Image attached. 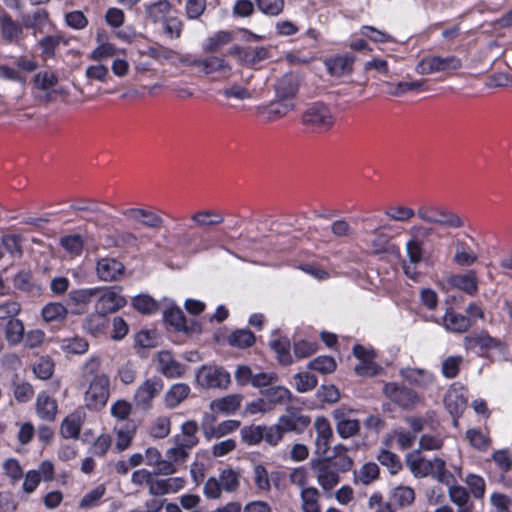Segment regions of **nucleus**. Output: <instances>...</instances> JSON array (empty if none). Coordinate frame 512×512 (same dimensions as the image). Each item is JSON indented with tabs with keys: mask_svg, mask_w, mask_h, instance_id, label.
Returning a JSON list of instances; mask_svg holds the SVG:
<instances>
[{
	"mask_svg": "<svg viewBox=\"0 0 512 512\" xmlns=\"http://www.w3.org/2000/svg\"><path fill=\"white\" fill-rule=\"evenodd\" d=\"M48 22V13L39 9L33 13V15H28L23 18V25L27 28L33 29L34 34L37 32H42L43 27Z\"/></svg>",
	"mask_w": 512,
	"mask_h": 512,
	"instance_id": "obj_58",
	"label": "nucleus"
},
{
	"mask_svg": "<svg viewBox=\"0 0 512 512\" xmlns=\"http://www.w3.org/2000/svg\"><path fill=\"white\" fill-rule=\"evenodd\" d=\"M461 67L462 61L457 56H428L417 63L415 71L420 75H428L432 73L454 71Z\"/></svg>",
	"mask_w": 512,
	"mask_h": 512,
	"instance_id": "obj_5",
	"label": "nucleus"
},
{
	"mask_svg": "<svg viewBox=\"0 0 512 512\" xmlns=\"http://www.w3.org/2000/svg\"><path fill=\"white\" fill-rule=\"evenodd\" d=\"M5 338L10 345H17L24 339V325L17 318H10L4 325Z\"/></svg>",
	"mask_w": 512,
	"mask_h": 512,
	"instance_id": "obj_42",
	"label": "nucleus"
},
{
	"mask_svg": "<svg viewBox=\"0 0 512 512\" xmlns=\"http://www.w3.org/2000/svg\"><path fill=\"white\" fill-rule=\"evenodd\" d=\"M303 512H321L319 505L320 493L315 487L303 488L300 493Z\"/></svg>",
	"mask_w": 512,
	"mask_h": 512,
	"instance_id": "obj_43",
	"label": "nucleus"
},
{
	"mask_svg": "<svg viewBox=\"0 0 512 512\" xmlns=\"http://www.w3.org/2000/svg\"><path fill=\"white\" fill-rule=\"evenodd\" d=\"M300 85L301 79L298 75L292 72L286 73L274 83L275 97L280 100L294 102Z\"/></svg>",
	"mask_w": 512,
	"mask_h": 512,
	"instance_id": "obj_17",
	"label": "nucleus"
},
{
	"mask_svg": "<svg viewBox=\"0 0 512 512\" xmlns=\"http://www.w3.org/2000/svg\"><path fill=\"white\" fill-rule=\"evenodd\" d=\"M416 216L424 223L438 225L450 229H460L464 227L463 218L443 206L434 204H422L416 210Z\"/></svg>",
	"mask_w": 512,
	"mask_h": 512,
	"instance_id": "obj_3",
	"label": "nucleus"
},
{
	"mask_svg": "<svg viewBox=\"0 0 512 512\" xmlns=\"http://www.w3.org/2000/svg\"><path fill=\"white\" fill-rule=\"evenodd\" d=\"M447 486L451 502H453L459 508L467 506L470 497L466 488H464L461 485L455 484V482Z\"/></svg>",
	"mask_w": 512,
	"mask_h": 512,
	"instance_id": "obj_62",
	"label": "nucleus"
},
{
	"mask_svg": "<svg viewBox=\"0 0 512 512\" xmlns=\"http://www.w3.org/2000/svg\"><path fill=\"white\" fill-rule=\"evenodd\" d=\"M434 227L425 226L422 224H415L407 230L409 239L405 245L406 255L409 263L403 264V271L405 275L412 279L417 280L420 273L417 271L416 266L425 259L426 243L435 234Z\"/></svg>",
	"mask_w": 512,
	"mask_h": 512,
	"instance_id": "obj_1",
	"label": "nucleus"
},
{
	"mask_svg": "<svg viewBox=\"0 0 512 512\" xmlns=\"http://www.w3.org/2000/svg\"><path fill=\"white\" fill-rule=\"evenodd\" d=\"M336 432L342 439L352 438L360 432V421L349 417V411L344 408L332 412Z\"/></svg>",
	"mask_w": 512,
	"mask_h": 512,
	"instance_id": "obj_15",
	"label": "nucleus"
},
{
	"mask_svg": "<svg viewBox=\"0 0 512 512\" xmlns=\"http://www.w3.org/2000/svg\"><path fill=\"white\" fill-rule=\"evenodd\" d=\"M400 375L407 381L417 386H428L433 382V375L420 368H403L400 370Z\"/></svg>",
	"mask_w": 512,
	"mask_h": 512,
	"instance_id": "obj_38",
	"label": "nucleus"
},
{
	"mask_svg": "<svg viewBox=\"0 0 512 512\" xmlns=\"http://www.w3.org/2000/svg\"><path fill=\"white\" fill-rule=\"evenodd\" d=\"M22 243L23 237L21 234H6L2 237V260L7 263L5 269L22 258Z\"/></svg>",
	"mask_w": 512,
	"mask_h": 512,
	"instance_id": "obj_18",
	"label": "nucleus"
},
{
	"mask_svg": "<svg viewBox=\"0 0 512 512\" xmlns=\"http://www.w3.org/2000/svg\"><path fill=\"white\" fill-rule=\"evenodd\" d=\"M429 477L444 485H450L455 482L454 475L446 468V461L439 457L431 459Z\"/></svg>",
	"mask_w": 512,
	"mask_h": 512,
	"instance_id": "obj_32",
	"label": "nucleus"
},
{
	"mask_svg": "<svg viewBox=\"0 0 512 512\" xmlns=\"http://www.w3.org/2000/svg\"><path fill=\"white\" fill-rule=\"evenodd\" d=\"M451 284L469 295H474L478 290L476 273L472 270L463 275L453 276Z\"/></svg>",
	"mask_w": 512,
	"mask_h": 512,
	"instance_id": "obj_41",
	"label": "nucleus"
},
{
	"mask_svg": "<svg viewBox=\"0 0 512 512\" xmlns=\"http://www.w3.org/2000/svg\"><path fill=\"white\" fill-rule=\"evenodd\" d=\"M59 77L55 71L41 70L37 72L31 83L35 90H39L46 95H49L54 87L58 84Z\"/></svg>",
	"mask_w": 512,
	"mask_h": 512,
	"instance_id": "obj_30",
	"label": "nucleus"
},
{
	"mask_svg": "<svg viewBox=\"0 0 512 512\" xmlns=\"http://www.w3.org/2000/svg\"><path fill=\"white\" fill-rule=\"evenodd\" d=\"M121 291V286H112L105 289L96 302V309L108 315L124 307L127 301L121 295Z\"/></svg>",
	"mask_w": 512,
	"mask_h": 512,
	"instance_id": "obj_14",
	"label": "nucleus"
},
{
	"mask_svg": "<svg viewBox=\"0 0 512 512\" xmlns=\"http://www.w3.org/2000/svg\"><path fill=\"white\" fill-rule=\"evenodd\" d=\"M464 347L467 350L477 351L481 354L492 349L506 350V346L499 339L491 337L486 331L471 333L464 337Z\"/></svg>",
	"mask_w": 512,
	"mask_h": 512,
	"instance_id": "obj_11",
	"label": "nucleus"
},
{
	"mask_svg": "<svg viewBox=\"0 0 512 512\" xmlns=\"http://www.w3.org/2000/svg\"><path fill=\"white\" fill-rule=\"evenodd\" d=\"M261 394L272 404H284L291 398V392L284 386H270L261 390Z\"/></svg>",
	"mask_w": 512,
	"mask_h": 512,
	"instance_id": "obj_49",
	"label": "nucleus"
},
{
	"mask_svg": "<svg viewBox=\"0 0 512 512\" xmlns=\"http://www.w3.org/2000/svg\"><path fill=\"white\" fill-rule=\"evenodd\" d=\"M82 427V417L80 413L74 412L65 417L61 423L60 432L66 439H76L80 435Z\"/></svg>",
	"mask_w": 512,
	"mask_h": 512,
	"instance_id": "obj_35",
	"label": "nucleus"
},
{
	"mask_svg": "<svg viewBox=\"0 0 512 512\" xmlns=\"http://www.w3.org/2000/svg\"><path fill=\"white\" fill-rule=\"evenodd\" d=\"M416 494L412 487L399 485L391 493V501L399 508H406L415 502Z\"/></svg>",
	"mask_w": 512,
	"mask_h": 512,
	"instance_id": "obj_40",
	"label": "nucleus"
},
{
	"mask_svg": "<svg viewBox=\"0 0 512 512\" xmlns=\"http://www.w3.org/2000/svg\"><path fill=\"white\" fill-rule=\"evenodd\" d=\"M466 403V398L456 389L448 390L444 397V405L450 415L453 417V424L455 426L458 423V418L466 408Z\"/></svg>",
	"mask_w": 512,
	"mask_h": 512,
	"instance_id": "obj_26",
	"label": "nucleus"
},
{
	"mask_svg": "<svg viewBox=\"0 0 512 512\" xmlns=\"http://www.w3.org/2000/svg\"><path fill=\"white\" fill-rule=\"evenodd\" d=\"M107 325H108L107 314H105L97 309L95 312L89 314L83 322L84 330L93 336H97V335L104 333Z\"/></svg>",
	"mask_w": 512,
	"mask_h": 512,
	"instance_id": "obj_31",
	"label": "nucleus"
},
{
	"mask_svg": "<svg viewBox=\"0 0 512 512\" xmlns=\"http://www.w3.org/2000/svg\"><path fill=\"white\" fill-rule=\"evenodd\" d=\"M443 323L447 330L455 333L466 332L471 326V320L469 318L453 311L445 314Z\"/></svg>",
	"mask_w": 512,
	"mask_h": 512,
	"instance_id": "obj_39",
	"label": "nucleus"
},
{
	"mask_svg": "<svg viewBox=\"0 0 512 512\" xmlns=\"http://www.w3.org/2000/svg\"><path fill=\"white\" fill-rule=\"evenodd\" d=\"M157 371L163 376L173 379L182 377L186 367L175 360L169 351H161L157 354Z\"/></svg>",
	"mask_w": 512,
	"mask_h": 512,
	"instance_id": "obj_19",
	"label": "nucleus"
},
{
	"mask_svg": "<svg viewBox=\"0 0 512 512\" xmlns=\"http://www.w3.org/2000/svg\"><path fill=\"white\" fill-rule=\"evenodd\" d=\"M294 107V102L280 100L275 97V99L265 108V111L268 114L269 120H276L285 116L288 112L293 110Z\"/></svg>",
	"mask_w": 512,
	"mask_h": 512,
	"instance_id": "obj_47",
	"label": "nucleus"
},
{
	"mask_svg": "<svg viewBox=\"0 0 512 512\" xmlns=\"http://www.w3.org/2000/svg\"><path fill=\"white\" fill-rule=\"evenodd\" d=\"M253 481L258 491L269 493L271 491V481L268 470L262 465L257 464L253 468Z\"/></svg>",
	"mask_w": 512,
	"mask_h": 512,
	"instance_id": "obj_55",
	"label": "nucleus"
},
{
	"mask_svg": "<svg viewBox=\"0 0 512 512\" xmlns=\"http://www.w3.org/2000/svg\"><path fill=\"white\" fill-rule=\"evenodd\" d=\"M278 425L286 433H303L311 423V418L298 407L288 406L278 419Z\"/></svg>",
	"mask_w": 512,
	"mask_h": 512,
	"instance_id": "obj_7",
	"label": "nucleus"
},
{
	"mask_svg": "<svg viewBox=\"0 0 512 512\" xmlns=\"http://www.w3.org/2000/svg\"><path fill=\"white\" fill-rule=\"evenodd\" d=\"M243 397L240 394H233L213 401L212 407L227 414L234 413L239 409Z\"/></svg>",
	"mask_w": 512,
	"mask_h": 512,
	"instance_id": "obj_51",
	"label": "nucleus"
},
{
	"mask_svg": "<svg viewBox=\"0 0 512 512\" xmlns=\"http://www.w3.org/2000/svg\"><path fill=\"white\" fill-rule=\"evenodd\" d=\"M119 50L109 42L100 43L88 56L93 61H103L118 55Z\"/></svg>",
	"mask_w": 512,
	"mask_h": 512,
	"instance_id": "obj_61",
	"label": "nucleus"
},
{
	"mask_svg": "<svg viewBox=\"0 0 512 512\" xmlns=\"http://www.w3.org/2000/svg\"><path fill=\"white\" fill-rule=\"evenodd\" d=\"M163 389V382L158 377L146 379L135 391L133 401L135 406L141 410H149L152 407L153 399Z\"/></svg>",
	"mask_w": 512,
	"mask_h": 512,
	"instance_id": "obj_8",
	"label": "nucleus"
},
{
	"mask_svg": "<svg viewBox=\"0 0 512 512\" xmlns=\"http://www.w3.org/2000/svg\"><path fill=\"white\" fill-rule=\"evenodd\" d=\"M196 381L203 388L227 389L231 383V376L223 367L204 365L198 370Z\"/></svg>",
	"mask_w": 512,
	"mask_h": 512,
	"instance_id": "obj_6",
	"label": "nucleus"
},
{
	"mask_svg": "<svg viewBox=\"0 0 512 512\" xmlns=\"http://www.w3.org/2000/svg\"><path fill=\"white\" fill-rule=\"evenodd\" d=\"M68 310L61 303H48L42 309V317L46 322L60 321L66 318Z\"/></svg>",
	"mask_w": 512,
	"mask_h": 512,
	"instance_id": "obj_57",
	"label": "nucleus"
},
{
	"mask_svg": "<svg viewBox=\"0 0 512 512\" xmlns=\"http://www.w3.org/2000/svg\"><path fill=\"white\" fill-rule=\"evenodd\" d=\"M356 57L353 54H339L327 57L324 65L330 76L335 78L348 77L353 72Z\"/></svg>",
	"mask_w": 512,
	"mask_h": 512,
	"instance_id": "obj_13",
	"label": "nucleus"
},
{
	"mask_svg": "<svg viewBox=\"0 0 512 512\" xmlns=\"http://www.w3.org/2000/svg\"><path fill=\"white\" fill-rule=\"evenodd\" d=\"M233 40V33L226 30H221L207 38L202 46L205 53H215L223 46L229 44Z\"/></svg>",
	"mask_w": 512,
	"mask_h": 512,
	"instance_id": "obj_37",
	"label": "nucleus"
},
{
	"mask_svg": "<svg viewBox=\"0 0 512 512\" xmlns=\"http://www.w3.org/2000/svg\"><path fill=\"white\" fill-rule=\"evenodd\" d=\"M195 227L207 229L224 222V216L217 210H199L191 215Z\"/></svg>",
	"mask_w": 512,
	"mask_h": 512,
	"instance_id": "obj_29",
	"label": "nucleus"
},
{
	"mask_svg": "<svg viewBox=\"0 0 512 512\" xmlns=\"http://www.w3.org/2000/svg\"><path fill=\"white\" fill-rule=\"evenodd\" d=\"M239 427L240 422L238 420H226L219 423L216 427L204 429V436L208 440L212 438H220L237 430Z\"/></svg>",
	"mask_w": 512,
	"mask_h": 512,
	"instance_id": "obj_48",
	"label": "nucleus"
},
{
	"mask_svg": "<svg viewBox=\"0 0 512 512\" xmlns=\"http://www.w3.org/2000/svg\"><path fill=\"white\" fill-rule=\"evenodd\" d=\"M181 435H177L174 437L175 444H179L181 446L187 447L191 449L198 443V424L195 421H187L181 427Z\"/></svg>",
	"mask_w": 512,
	"mask_h": 512,
	"instance_id": "obj_33",
	"label": "nucleus"
},
{
	"mask_svg": "<svg viewBox=\"0 0 512 512\" xmlns=\"http://www.w3.org/2000/svg\"><path fill=\"white\" fill-rule=\"evenodd\" d=\"M35 409L37 416L47 422H54L58 412V405L55 399L46 392L37 395Z\"/></svg>",
	"mask_w": 512,
	"mask_h": 512,
	"instance_id": "obj_23",
	"label": "nucleus"
},
{
	"mask_svg": "<svg viewBox=\"0 0 512 512\" xmlns=\"http://www.w3.org/2000/svg\"><path fill=\"white\" fill-rule=\"evenodd\" d=\"M121 214L129 220L153 230H159L164 224L163 218L149 209L128 208L122 210Z\"/></svg>",
	"mask_w": 512,
	"mask_h": 512,
	"instance_id": "obj_16",
	"label": "nucleus"
},
{
	"mask_svg": "<svg viewBox=\"0 0 512 512\" xmlns=\"http://www.w3.org/2000/svg\"><path fill=\"white\" fill-rule=\"evenodd\" d=\"M239 478V473L232 468L223 469L218 476L222 490L228 493L236 492L239 489Z\"/></svg>",
	"mask_w": 512,
	"mask_h": 512,
	"instance_id": "obj_46",
	"label": "nucleus"
},
{
	"mask_svg": "<svg viewBox=\"0 0 512 512\" xmlns=\"http://www.w3.org/2000/svg\"><path fill=\"white\" fill-rule=\"evenodd\" d=\"M453 261L459 266H470L478 261V255L465 241L458 239L455 242Z\"/></svg>",
	"mask_w": 512,
	"mask_h": 512,
	"instance_id": "obj_34",
	"label": "nucleus"
},
{
	"mask_svg": "<svg viewBox=\"0 0 512 512\" xmlns=\"http://www.w3.org/2000/svg\"><path fill=\"white\" fill-rule=\"evenodd\" d=\"M337 364L334 358L330 356H319L308 362L309 370L317 371L321 374H330L336 370Z\"/></svg>",
	"mask_w": 512,
	"mask_h": 512,
	"instance_id": "obj_53",
	"label": "nucleus"
},
{
	"mask_svg": "<svg viewBox=\"0 0 512 512\" xmlns=\"http://www.w3.org/2000/svg\"><path fill=\"white\" fill-rule=\"evenodd\" d=\"M295 389L299 393H306L315 389L318 379L308 371H301L294 376Z\"/></svg>",
	"mask_w": 512,
	"mask_h": 512,
	"instance_id": "obj_52",
	"label": "nucleus"
},
{
	"mask_svg": "<svg viewBox=\"0 0 512 512\" xmlns=\"http://www.w3.org/2000/svg\"><path fill=\"white\" fill-rule=\"evenodd\" d=\"M171 4L167 0H159L144 5L145 19L153 24L163 22L171 11Z\"/></svg>",
	"mask_w": 512,
	"mask_h": 512,
	"instance_id": "obj_28",
	"label": "nucleus"
},
{
	"mask_svg": "<svg viewBox=\"0 0 512 512\" xmlns=\"http://www.w3.org/2000/svg\"><path fill=\"white\" fill-rule=\"evenodd\" d=\"M383 393L393 403L407 410L414 408L419 401L415 391L395 382L386 383L383 386Z\"/></svg>",
	"mask_w": 512,
	"mask_h": 512,
	"instance_id": "obj_10",
	"label": "nucleus"
},
{
	"mask_svg": "<svg viewBox=\"0 0 512 512\" xmlns=\"http://www.w3.org/2000/svg\"><path fill=\"white\" fill-rule=\"evenodd\" d=\"M194 64H200L201 72L205 75H212L218 73L225 78L231 75L232 67L228 61L218 56H208L200 60V62H194Z\"/></svg>",
	"mask_w": 512,
	"mask_h": 512,
	"instance_id": "obj_22",
	"label": "nucleus"
},
{
	"mask_svg": "<svg viewBox=\"0 0 512 512\" xmlns=\"http://www.w3.org/2000/svg\"><path fill=\"white\" fill-rule=\"evenodd\" d=\"M380 469L374 462L363 464L358 470L354 471V483L370 485L379 478Z\"/></svg>",
	"mask_w": 512,
	"mask_h": 512,
	"instance_id": "obj_36",
	"label": "nucleus"
},
{
	"mask_svg": "<svg viewBox=\"0 0 512 512\" xmlns=\"http://www.w3.org/2000/svg\"><path fill=\"white\" fill-rule=\"evenodd\" d=\"M185 485V480L182 477L170 478H153L151 482L149 493L152 496H163L170 493H176L181 490Z\"/></svg>",
	"mask_w": 512,
	"mask_h": 512,
	"instance_id": "obj_21",
	"label": "nucleus"
},
{
	"mask_svg": "<svg viewBox=\"0 0 512 512\" xmlns=\"http://www.w3.org/2000/svg\"><path fill=\"white\" fill-rule=\"evenodd\" d=\"M384 214L393 221L407 222L416 216V211L403 205H393L388 207Z\"/></svg>",
	"mask_w": 512,
	"mask_h": 512,
	"instance_id": "obj_56",
	"label": "nucleus"
},
{
	"mask_svg": "<svg viewBox=\"0 0 512 512\" xmlns=\"http://www.w3.org/2000/svg\"><path fill=\"white\" fill-rule=\"evenodd\" d=\"M377 460L387 467L391 474H397L402 469L399 457L391 451L382 450L377 456Z\"/></svg>",
	"mask_w": 512,
	"mask_h": 512,
	"instance_id": "obj_63",
	"label": "nucleus"
},
{
	"mask_svg": "<svg viewBox=\"0 0 512 512\" xmlns=\"http://www.w3.org/2000/svg\"><path fill=\"white\" fill-rule=\"evenodd\" d=\"M268 57L269 51L265 47L245 48L240 65L253 67Z\"/></svg>",
	"mask_w": 512,
	"mask_h": 512,
	"instance_id": "obj_50",
	"label": "nucleus"
},
{
	"mask_svg": "<svg viewBox=\"0 0 512 512\" xmlns=\"http://www.w3.org/2000/svg\"><path fill=\"white\" fill-rule=\"evenodd\" d=\"M311 468L324 491H331L338 485L340 475L332 464L331 458L312 461Z\"/></svg>",
	"mask_w": 512,
	"mask_h": 512,
	"instance_id": "obj_9",
	"label": "nucleus"
},
{
	"mask_svg": "<svg viewBox=\"0 0 512 512\" xmlns=\"http://www.w3.org/2000/svg\"><path fill=\"white\" fill-rule=\"evenodd\" d=\"M190 393V387L185 383H177L172 385L170 390L166 393L165 402L169 408H174L179 405Z\"/></svg>",
	"mask_w": 512,
	"mask_h": 512,
	"instance_id": "obj_45",
	"label": "nucleus"
},
{
	"mask_svg": "<svg viewBox=\"0 0 512 512\" xmlns=\"http://www.w3.org/2000/svg\"><path fill=\"white\" fill-rule=\"evenodd\" d=\"M314 427L317 433V437L315 440L317 449L322 454H325L328 451L330 441L333 438L332 427L329 421L322 416H319L315 419Z\"/></svg>",
	"mask_w": 512,
	"mask_h": 512,
	"instance_id": "obj_25",
	"label": "nucleus"
},
{
	"mask_svg": "<svg viewBox=\"0 0 512 512\" xmlns=\"http://www.w3.org/2000/svg\"><path fill=\"white\" fill-rule=\"evenodd\" d=\"M465 483L475 498L481 499L484 497L486 483L483 477L470 473L466 476Z\"/></svg>",
	"mask_w": 512,
	"mask_h": 512,
	"instance_id": "obj_64",
	"label": "nucleus"
},
{
	"mask_svg": "<svg viewBox=\"0 0 512 512\" xmlns=\"http://www.w3.org/2000/svg\"><path fill=\"white\" fill-rule=\"evenodd\" d=\"M112 244L120 248H137L138 237L131 231L116 230L111 237Z\"/></svg>",
	"mask_w": 512,
	"mask_h": 512,
	"instance_id": "obj_54",
	"label": "nucleus"
},
{
	"mask_svg": "<svg viewBox=\"0 0 512 512\" xmlns=\"http://www.w3.org/2000/svg\"><path fill=\"white\" fill-rule=\"evenodd\" d=\"M24 40L23 27L10 16L2 14V42L21 46Z\"/></svg>",
	"mask_w": 512,
	"mask_h": 512,
	"instance_id": "obj_24",
	"label": "nucleus"
},
{
	"mask_svg": "<svg viewBox=\"0 0 512 512\" xmlns=\"http://www.w3.org/2000/svg\"><path fill=\"white\" fill-rule=\"evenodd\" d=\"M406 466L416 478L429 477L431 468V459L421 456L419 451H415L407 455L405 459Z\"/></svg>",
	"mask_w": 512,
	"mask_h": 512,
	"instance_id": "obj_27",
	"label": "nucleus"
},
{
	"mask_svg": "<svg viewBox=\"0 0 512 512\" xmlns=\"http://www.w3.org/2000/svg\"><path fill=\"white\" fill-rule=\"evenodd\" d=\"M61 43H66L63 37L59 34L47 35L38 41V46L41 50V57L44 60L54 58L55 51Z\"/></svg>",
	"mask_w": 512,
	"mask_h": 512,
	"instance_id": "obj_44",
	"label": "nucleus"
},
{
	"mask_svg": "<svg viewBox=\"0 0 512 512\" xmlns=\"http://www.w3.org/2000/svg\"><path fill=\"white\" fill-rule=\"evenodd\" d=\"M334 122L335 117L330 108L321 102L310 105L302 115V123L315 132L329 130Z\"/></svg>",
	"mask_w": 512,
	"mask_h": 512,
	"instance_id": "obj_4",
	"label": "nucleus"
},
{
	"mask_svg": "<svg viewBox=\"0 0 512 512\" xmlns=\"http://www.w3.org/2000/svg\"><path fill=\"white\" fill-rule=\"evenodd\" d=\"M353 355L359 360L354 371L358 376L373 377L376 376L382 368L375 363L376 353L372 349H367L362 345L353 347Z\"/></svg>",
	"mask_w": 512,
	"mask_h": 512,
	"instance_id": "obj_12",
	"label": "nucleus"
},
{
	"mask_svg": "<svg viewBox=\"0 0 512 512\" xmlns=\"http://www.w3.org/2000/svg\"><path fill=\"white\" fill-rule=\"evenodd\" d=\"M255 342L254 334L248 329L234 331L229 337V343L238 348L250 347Z\"/></svg>",
	"mask_w": 512,
	"mask_h": 512,
	"instance_id": "obj_60",
	"label": "nucleus"
},
{
	"mask_svg": "<svg viewBox=\"0 0 512 512\" xmlns=\"http://www.w3.org/2000/svg\"><path fill=\"white\" fill-rule=\"evenodd\" d=\"M97 276L105 282L119 280L125 271V266L115 258H102L96 266Z\"/></svg>",
	"mask_w": 512,
	"mask_h": 512,
	"instance_id": "obj_20",
	"label": "nucleus"
},
{
	"mask_svg": "<svg viewBox=\"0 0 512 512\" xmlns=\"http://www.w3.org/2000/svg\"><path fill=\"white\" fill-rule=\"evenodd\" d=\"M270 347L277 354V358L280 364L290 365L292 363V356L290 354V344L287 340H273L270 342Z\"/></svg>",
	"mask_w": 512,
	"mask_h": 512,
	"instance_id": "obj_59",
	"label": "nucleus"
},
{
	"mask_svg": "<svg viewBox=\"0 0 512 512\" xmlns=\"http://www.w3.org/2000/svg\"><path fill=\"white\" fill-rule=\"evenodd\" d=\"M100 360L92 357L84 366V375L90 377L89 385L84 394L85 406L89 410L102 409L110 395V381L107 375L99 373Z\"/></svg>",
	"mask_w": 512,
	"mask_h": 512,
	"instance_id": "obj_2",
	"label": "nucleus"
}]
</instances>
